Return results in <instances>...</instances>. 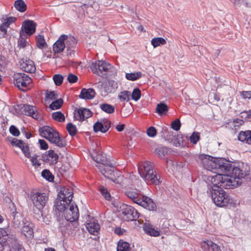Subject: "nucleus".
Returning a JSON list of instances; mask_svg holds the SVG:
<instances>
[{
    "mask_svg": "<svg viewBox=\"0 0 251 251\" xmlns=\"http://www.w3.org/2000/svg\"><path fill=\"white\" fill-rule=\"evenodd\" d=\"M176 133L172 131H169L168 129H165L164 133V137L166 141H167L169 143H171L173 142V140L174 138Z\"/></svg>",
    "mask_w": 251,
    "mask_h": 251,
    "instance_id": "35",
    "label": "nucleus"
},
{
    "mask_svg": "<svg viewBox=\"0 0 251 251\" xmlns=\"http://www.w3.org/2000/svg\"><path fill=\"white\" fill-rule=\"evenodd\" d=\"M52 118L54 120L59 122H63L65 120L64 114L59 111L53 112L52 114Z\"/></svg>",
    "mask_w": 251,
    "mask_h": 251,
    "instance_id": "36",
    "label": "nucleus"
},
{
    "mask_svg": "<svg viewBox=\"0 0 251 251\" xmlns=\"http://www.w3.org/2000/svg\"><path fill=\"white\" fill-rule=\"evenodd\" d=\"M201 248L203 251H221L220 247L211 240L203 242Z\"/></svg>",
    "mask_w": 251,
    "mask_h": 251,
    "instance_id": "21",
    "label": "nucleus"
},
{
    "mask_svg": "<svg viewBox=\"0 0 251 251\" xmlns=\"http://www.w3.org/2000/svg\"><path fill=\"white\" fill-rule=\"evenodd\" d=\"M138 169L140 175L147 183L157 185L161 182L160 176L154 170L151 162L147 161L143 163L138 166Z\"/></svg>",
    "mask_w": 251,
    "mask_h": 251,
    "instance_id": "3",
    "label": "nucleus"
},
{
    "mask_svg": "<svg viewBox=\"0 0 251 251\" xmlns=\"http://www.w3.org/2000/svg\"><path fill=\"white\" fill-rule=\"evenodd\" d=\"M171 144H172L176 147H180L183 145V139L181 135L176 134Z\"/></svg>",
    "mask_w": 251,
    "mask_h": 251,
    "instance_id": "37",
    "label": "nucleus"
},
{
    "mask_svg": "<svg viewBox=\"0 0 251 251\" xmlns=\"http://www.w3.org/2000/svg\"><path fill=\"white\" fill-rule=\"evenodd\" d=\"M39 143L40 144V149L46 150L48 148V145L47 142L43 139L39 140Z\"/></svg>",
    "mask_w": 251,
    "mask_h": 251,
    "instance_id": "56",
    "label": "nucleus"
},
{
    "mask_svg": "<svg viewBox=\"0 0 251 251\" xmlns=\"http://www.w3.org/2000/svg\"><path fill=\"white\" fill-rule=\"evenodd\" d=\"M19 62L20 67L24 71L29 73H33L35 72L36 67L34 62L32 60L23 58L20 60Z\"/></svg>",
    "mask_w": 251,
    "mask_h": 251,
    "instance_id": "17",
    "label": "nucleus"
},
{
    "mask_svg": "<svg viewBox=\"0 0 251 251\" xmlns=\"http://www.w3.org/2000/svg\"><path fill=\"white\" fill-rule=\"evenodd\" d=\"M16 19L15 17H8V18H6L5 19H4V22L6 24H8V26H9L10 24H11L13 23L14 22H15Z\"/></svg>",
    "mask_w": 251,
    "mask_h": 251,
    "instance_id": "61",
    "label": "nucleus"
},
{
    "mask_svg": "<svg viewBox=\"0 0 251 251\" xmlns=\"http://www.w3.org/2000/svg\"><path fill=\"white\" fill-rule=\"evenodd\" d=\"M41 175L43 178L50 182H52L54 180L53 175L49 170H43L41 173Z\"/></svg>",
    "mask_w": 251,
    "mask_h": 251,
    "instance_id": "32",
    "label": "nucleus"
},
{
    "mask_svg": "<svg viewBox=\"0 0 251 251\" xmlns=\"http://www.w3.org/2000/svg\"><path fill=\"white\" fill-rule=\"evenodd\" d=\"M100 108L102 111L108 114L113 113L115 111L114 106L108 103L100 104Z\"/></svg>",
    "mask_w": 251,
    "mask_h": 251,
    "instance_id": "30",
    "label": "nucleus"
},
{
    "mask_svg": "<svg viewBox=\"0 0 251 251\" xmlns=\"http://www.w3.org/2000/svg\"><path fill=\"white\" fill-rule=\"evenodd\" d=\"M73 193L72 190L66 187L61 189L58 194L57 199L63 201V202L67 204H70L73 198Z\"/></svg>",
    "mask_w": 251,
    "mask_h": 251,
    "instance_id": "14",
    "label": "nucleus"
},
{
    "mask_svg": "<svg viewBox=\"0 0 251 251\" xmlns=\"http://www.w3.org/2000/svg\"><path fill=\"white\" fill-rule=\"evenodd\" d=\"M126 232V230L125 229L122 228L120 227H116L114 229L115 233L118 235H123Z\"/></svg>",
    "mask_w": 251,
    "mask_h": 251,
    "instance_id": "58",
    "label": "nucleus"
},
{
    "mask_svg": "<svg viewBox=\"0 0 251 251\" xmlns=\"http://www.w3.org/2000/svg\"><path fill=\"white\" fill-rule=\"evenodd\" d=\"M238 139L241 142H244L248 144H251V130L240 131L238 134Z\"/></svg>",
    "mask_w": 251,
    "mask_h": 251,
    "instance_id": "25",
    "label": "nucleus"
},
{
    "mask_svg": "<svg viewBox=\"0 0 251 251\" xmlns=\"http://www.w3.org/2000/svg\"><path fill=\"white\" fill-rule=\"evenodd\" d=\"M74 114L75 119L79 121H83L85 119L91 117L93 113L90 109L82 107L79 109H75L74 112Z\"/></svg>",
    "mask_w": 251,
    "mask_h": 251,
    "instance_id": "12",
    "label": "nucleus"
},
{
    "mask_svg": "<svg viewBox=\"0 0 251 251\" xmlns=\"http://www.w3.org/2000/svg\"><path fill=\"white\" fill-rule=\"evenodd\" d=\"M99 190L101 195L106 200H110L111 195L104 187L103 186H100L99 187Z\"/></svg>",
    "mask_w": 251,
    "mask_h": 251,
    "instance_id": "41",
    "label": "nucleus"
},
{
    "mask_svg": "<svg viewBox=\"0 0 251 251\" xmlns=\"http://www.w3.org/2000/svg\"><path fill=\"white\" fill-rule=\"evenodd\" d=\"M155 153L160 158H163L167 152V149L165 147H158L155 150Z\"/></svg>",
    "mask_w": 251,
    "mask_h": 251,
    "instance_id": "40",
    "label": "nucleus"
},
{
    "mask_svg": "<svg viewBox=\"0 0 251 251\" xmlns=\"http://www.w3.org/2000/svg\"><path fill=\"white\" fill-rule=\"evenodd\" d=\"M200 136L198 132H194L190 137V141L191 143L196 144L200 140Z\"/></svg>",
    "mask_w": 251,
    "mask_h": 251,
    "instance_id": "47",
    "label": "nucleus"
},
{
    "mask_svg": "<svg viewBox=\"0 0 251 251\" xmlns=\"http://www.w3.org/2000/svg\"><path fill=\"white\" fill-rule=\"evenodd\" d=\"M65 44L66 46V55L71 56L72 54L74 53V50H72L75 48L76 45L77 41L75 38L72 36H68L64 37Z\"/></svg>",
    "mask_w": 251,
    "mask_h": 251,
    "instance_id": "16",
    "label": "nucleus"
},
{
    "mask_svg": "<svg viewBox=\"0 0 251 251\" xmlns=\"http://www.w3.org/2000/svg\"><path fill=\"white\" fill-rule=\"evenodd\" d=\"M242 115L245 114V119L247 121L251 120V109L248 111H244L241 112Z\"/></svg>",
    "mask_w": 251,
    "mask_h": 251,
    "instance_id": "59",
    "label": "nucleus"
},
{
    "mask_svg": "<svg viewBox=\"0 0 251 251\" xmlns=\"http://www.w3.org/2000/svg\"><path fill=\"white\" fill-rule=\"evenodd\" d=\"M141 92L138 88L134 89L131 94L132 99L135 101L138 100L141 97Z\"/></svg>",
    "mask_w": 251,
    "mask_h": 251,
    "instance_id": "43",
    "label": "nucleus"
},
{
    "mask_svg": "<svg viewBox=\"0 0 251 251\" xmlns=\"http://www.w3.org/2000/svg\"><path fill=\"white\" fill-rule=\"evenodd\" d=\"M66 128H67V131H68L69 134L71 136H73L76 134L77 131L76 127L72 123H70L68 124Z\"/></svg>",
    "mask_w": 251,
    "mask_h": 251,
    "instance_id": "39",
    "label": "nucleus"
},
{
    "mask_svg": "<svg viewBox=\"0 0 251 251\" xmlns=\"http://www.w3.org/2000/svg\"><path fill=\"white\" fill-rule=\"evenodd\" d=\"M64 215L67 221L73 222L76 221L79 217L77 206L75 204H72L70 205L69 208L66 209Z\"/></svg>",
    "mask_w": 251,
    "mask_h": 251,
    "instance_id": "11",
    "label": "nucleus"
},
{
    "mask_svg": "<svg viewBox=\"0 0 251 251\" xmlns=\"http://www.w3.org/2000/svg\"><path fill=\"white\" fill-rule=\"evenodd\" d=\"M42 159L43 162L50 165H54L58 162V155L53 150H50L42 154Z\"/></svg>",
    "mask_w": 251,
    "mask_h": 251,
    "instance_id": "13",
    "label": "nucleus"
},
{
    "mask_svg": "<svg viewBox=\"0 0 251 251\" xmlns=\"http://www.w3.org/2000/svg\"><path fill=\"white\" fill-rule=\"evenodd\" d=\"M126 195L134 202L142 206L150 211L156 210V205L151 198L144 196L137 190L128 191L126 192Z\"/></svg>",
    "mask_w": 251,
    "mask_h": 251,
    "instance_id": "4",
    "label": "nucleus"
},
{
    "mask_svg": "<svg viewBox=\"0 0 251 251\" xmlns=\"http://www.w3.org/2000/svg\"><path fill=\"white\" fill-rule=\"evenodd\" d=\"M142 76L141 72H137L132 73H126V78L129 80L135 81L140 78Z\"/></svg>",
    "mask_w": 251,
    "mask_h": 251,
    "instance_id": "29",
    "label": "nucleus"
},
{
    "mask_svg": "<svg viewBox=\"0 0 251 251\" xmlns=\"http://www.w3.org/2000/svg\"><path fill=\"white\" fill-rule=\"evenodd\" d=\"M86 228L90 234L96 235L100 230V226L97 222L93 221L87 224Z\"/></svg>",
    "mask_w": 251,
    "mask_h": 251,
    "instance_id": "24",
    "label": "nucleus"
},
{
    "mask_svg": "<svg viewBox=\"0 0 251 251\" xmlns=\"http://www.w3.org/2000/svg\"><path fill=\"white\" fill-rule=\"evenodd\" d=\"M207 170L218 169L225 175L217 174L211 179V182H221V185L225 189H233L242 183V178L249 175L250 167L242 163L238 167L233 166L231 163L223 158H215L205 154L198 156Z\"/></svg>",
    "mask_w": 251,
    "mask_h": 251,
    "instance_id": "1",
    "label": "nucleus"
},
{
    "mask_svg": "<svg viewBox=\"0 0 251 251\" xmlns=\"http://www.w3.org/2000/svg\"><path fill=\"white\" fill-rule=\"evenodd\" d=\"M157 131L153 126H150L147 130V135L151 137H154L156 135Z\"/></svg>",
    "mask_w": 251,
    "mask_h": 251,
    "instance_id": "49",
    "label": "nucleus"
},
{
    "mask_svg": "<svg viewBox=\"0 0 251 251\" xmlns=\"http://www.w3.org/2000/svg\"><path fill=\"white\" fill-rule=\"evenodd\" d=\"M245 0H233L232 2L235 6H240L241 4L244 2Z\"/></svg>",
    "mask_w": 251,
    "mask_h": 251,
    "instance_id": "63",
    "label": "nucleus"
},
{
    "mask_svg": "<svg viewBox=\"0 0 251 251\" xmlns=\"http://www.w3.org/2000/svg\"><path fill=\"white\" fill-rule=\"evenodd\" d=\"M208 186L207 193L211 197L214 203L219 207L226 206L231 201L228 195L223 190L221 182Z\"/></svg>",
    "mask_w": 251,
    "mask_h": 251,
    "instance_id": "2",
    "label": "nucleus"
},
{
    "mask_svg": "<svg viewBox=\"0 0 251 251\" xmlns=\"http://www.w3.org/2000/svg\"><path fill=\"white\" fill-rule=\"evenodd\" d=\"M65 37H66V35H61L54 43L52 49L54 53H59L62 52L66 48L64 39Z\"/></svg>",
    "mask_w": 251,
    "mask_h": 251,
    "instance_id": "19",
    "label": "nucleus"
},
{
    "mask_svg": "<svg viewBox=\"0 0 251 251\" xmlns=\"http://www.w3.org/2000/svg\"><path fill=\"white\" fill-rule=\"evenodd\" d=\"M125 126L124 124L118 125L116 126V128L118 131L121 132L124 129Z\"/></svg>",
    "mask_w": 251,
    "mask_h": 251,
    "instance_id": "64",
    "label": "nucleus"
},
{
    "mask_svg": "<svg viewBox=\"0 0 251 251\" xmlns=\"http://www.w3.org/2000/svg\"><path fill=\"white\" fill-rule=\"evenodd\" d=\"M20 34H21V33H20ZM28 44V43L26 40L21 36L20 38L18 40V46L20 48H24Z\"/></svg>",
    "mask_w": 251,
    "mask_h": 251,
    "instance_id": "50",
    "label": "nucleus"
},
{
    "mask_svg": "<svg viewBox=\"0 0 251 251\" xmlns=\"http://www.w3.org/2000/svg\"><path fill=\"white\" fill-rule=\"evenodd\" d=\"M53 80L56 86H60L63 82V77L61 75L56 74L53 76Z\"/></svg>",
    "mask_w": 251,
    "mask_h": 251,
    "instance_id": "45",
    "label": "nucleus"
},
{
    "mask_svg": "<svg viewBox=\"0 0 251 251\" xmlns=\"http://www.w3.org/2000/svg\"><path fill=\"white\" fill-rule=\"evenodd\" d=\"M22 113L27 116H31L33 118L38 120L39 119L36 108L35 106L28 105L23 104L21 107Z\"/></svg>",
    "mask_w": 251,
    "mask_h": 251,
    "instance_id": "18",
    "label": "nucleus"
},
{
    "mask_svg": "<svg viewBox=\"0 0 251 251\" xmlns=\"http://www.w3.org/2000/svg\"><path fill=\"white\" fill-rule=\"evenodd\" d=\"M22 26L24 28L25 33L28 36H30L35 32L36 24L33 21L28 20L24 22Z\"/></svg>",
    "mask_w": 251,
    "mask_h": 251,
    "instance_id": "20",
    "label": "nucleus"
},
{
    "mask_svg": "<svg viewBox=\"0 0 251 251\" xmlns=\"http://www.w3.org/2000/svg\"><path fill=\"white\" fill-rule=\"evenodd\" d=\"M168 111V106L166 104L162 102L157 104L155 109V112L160 116L166 115Z\"/></svg>",
    "mask_w": 251,
    "mask_h": 251,
    "instance_id": "27",
    "label": "nucleus"
},
{
    "mask_svg": "<svg viewBox=\"0 0 251 251\" xmlns=\"http://www.w3.org/2000/svg\"><path fill=\"white\" fill-rule=\"evenodd\" d=\"M32 224H28L27 226H24L23 227V232H26L29 235L33 233Z\"/></svg>",
    "mask_w": 251,
    "mask_h": 251,
    "instance_id": "53",
    "label": "nucleus"
},
{
    "mask_svg": "<svg viewBox=\"0 0 251 251\" xmlns=\"http://www.w3.org/2000/svg\"><path fill=\"white\" fill-rule=\"evenodd\" d=\"M115 164L111 163L110 165L106 166H98L99 171L106 178H109L113 181H115V176L114 174Z\"/></svg>",
    "mask_w": 251,
    "mask_h": 251,
    "instance_id": "10",
    "label": "nucleus"
},
{
    "mask_svg": "<svg viewBox=\"0 0 251 251\" xmlns=\"http://www.w3.org/2000/svg\"><path fill=\"white\" fill-rule=\"evenodd\" d=\"M103 133H105L108 129L110 128L111 126V122L109 120H106L103 123Z\"/></svg>",
    "mask_w": 251,
    "mask_h": 251,
    "instance_id": "57",
    "label": "nucleus"
},
{
    "mask_svg": "<svg viewBox=\"0 0 251 251\" xmlns=\"http://www.w3.org/2000/svg\"><path fill=\"white\" fill-rule=\"evenodd\" d=\"M9 131L11 134L15 136H18L20 134L19 130L13 125L10 126Z\"/></svg>",
    "mask_w": 251,
    "mask_h": 251,
    "instance_id": "51",
    "label": "nucleus"
},
{
    "mask_svg": "<svg viewBox=\"0 0 251 251\" xmlns=\"http://www.w3.org/2000/svg\"><path fill=\"white\" fill-rule=\"evenodd\" d=\"M166 43V40L162 37L154 38L151 41V44L154 48H156L160 45H165Z\"/></svg>",
    "mask_w": 251,
    "mask_h": 251,
    "instance_id": "31",
    "label": "nucleus"
},
{
    "mask_svg": "<svg viewBox=\"0 0 251 251\" xmlns=\"http://www.w3.org/2000/svg\"><path fill=\"white\" fill-rule=\"evenodd\" d=\"M112 68V66L105 61L98 60L92 63L90 66L91 70L94 74L102 77L106 75L108 71Z\"/></svg>",
    "mask_w": 251,
    "mask_h": 251,
    "instance_id": "6",
    "label": "nucleus"
},
{
    "mask_svg": "<svg viewBox=\"0 0 251 251\" xmlns=\"http://www.w3.org/2000/svg\"><path fill=\"white\" fill-rule=\"evenodd\" d=\"M95 161L100 164L99 166H106L111 164V161L102 154H98L94 158Z\"/></svg>",
    "mask_w": 251,
    "mask_h": 251,
    "instance_id": "26",
    "label": "nucleus"
},
{
    "mask_svg": "<svg viewBox=\"0 0 251 251\" xmlns=\"http://www.w3.org/2000/svg\"><path fill=\"white\" fill-rule=\"evenodd\" d=\"M14 6L16 10L20 12H25L27 8L26 5L23 0H16L14 2Z\"/></svg>",
    "mask_w": 251,
    "mask_h": 251,
    "instance_id": "28",
    "label": "nucleus"
},
{
    "mask_svg": "<svg viewBox=\"0 0 251 251\" xmlns=\"http://www.w3.org/2000/svg\"><path fill=\"white\" fill-rule=\"evenodd\" d=\"M240 94L244 99H251V91H243Z\"/></svg>",
    "mask_w": 251,
    "mask_h": 251,
    "instance_id": "52",
    "label": "nucleus"
},
{
    "mask_svg": "<svg viewBox=\"0 0 251 251\" xmlns=\"http://www.w3.org/2000/svg\"><path fill=\"white\" fill-rule=\"evenodd\" d=\"M13 78L15 86L22 91H25V88H26L32 82L31 79L23 73L15 74Z\"/></svg>",
    "mask_w": 251,
    "mask_h": 251,
    "instance_id": "7",
    "label": "nucleus"
},
{
    "mask_svg": "<svg viewBox=\"0 0 251 251\" xmlns=\"http://www.w3.org/2000/svg\"><path fill=\"white\" fill-rule=\"evenodd\" d=\"M69 204L63 202L62 200L57 199L55 201L54 204V210L55 214L57 216V219L59 220V217L63 216L64 213L66 211V206H69Z\"/></svg>",
    "mask_w": 251,
    "mask_h": 251,
    "instance_id": "15",
    "label": "nucleus"
},
{
    "mask_svg": "<svg viewBox=\"0 0 251 251\" xmlns=\"http://www.w3.org/2000/svg\"><path fill=\"white\" fill-rule=\"evenodd\" d=\"M96 95V92L93 88H83L79 95V98L84 100H92Z\"/></svg>",
    "mask_w": 251,
    "mask_h": 251,
    "instance_id": "22",
    "label": "nucleus"
},
{
    "mask_svg": "<svg viewBox=\"0 0 251 251\" xmlns=\"http://www.w3.org/2000/svg\"><path fill=\"white\" fill-rule=\"evenodd\" d=\"M130 95V93L129 91H124L120 93V94L119 95V98L121 101L126 100L127 101L129 100V97Z\"/></svg>",
    "mask_w": 251,
    "mask_h": 251,
    "instance_id": "44",
    "label": "nucleus"
},
{
    "mask_svg": "<svg viewBox=\"0 0 251 251\" xmlns=\"http://www.w3.org/2000/svg\"><path fill=\"white\" fill-rule=\"evenodd\" d=\"M36 45L40 49H42L47 45L44 37L41 35H38L36 37Z\"/></svg>",
    "mask_w": 251,
    "mask_h": 251,
    "instance_id": "34",
    "label": "nucleus"
},
{
    "mask_svg": "<svg viewBox=\"0 0 251 251\" xmlns=\"http://www.w3.org/2000/svg\"><path fill=\"white\" fill-rule=\"evenodd\" d=\"M63 103V101L61 99H58L50 105V108L52 110L59 109L62 106Z\"/></svg>",
    "mask_w": 251,
    "mask_h": 251,
    "instance_id": "38",
    "label": "nucleus"
},
{
    "mask_svg": "<svg viewBox=\"0 0 251 251\" xmlns=\"http://www.w3.org/2000/svg\"><path fill=\"white\" fill-rule=\"evenodd\" d=\"M19 148L21 149L25 155L27 157L29 158L30 156V152L29 151V149L27 145L24 142L22 143V146H20Z\"/></svg>",
    "mask_w": 251,
    "mask_h": 251,
    "instance_id": "42",
    "label": "nucleus"
},
{
    "mask_svg": "<svg viewBox=\"0 0 251 251\" xmlns=\"http://www.w3.org/2000/svg\"><path fill=\"white\" fill-rule=\"evenodd\" d=\"M93 129L95 132L100 131L103 133V124L100 122H97L93 126Z\"/></svg>",
    "mask_w": 251,
    "mask_h": 251,
    "instance_id": "46",
    "label": "nucleus"
},
{
    "mask_svg": "<svg viewBox=\"0 0 251 251\" xmlns=\"http://www.w3.org/2000/svg\"><path fill=\"white\" fill-rule=\"evenodd\" d=\"M8 27V24H6L4 22L0 25V30L3 32V35L6 33V29Z\"/></svg>",
    "mask_w": 251,
    "mask_h": 251,
    "instance_id": "60",
    "label": "nucleus"
},
{
    "mask_svg": "<svg viewBox=\"0 0 251 251\" xmlns=\"http://www.w3.org/2000/svg\"><path fill=\"white\" fill-rule=\"evenodd\" d=\"M181 126V123L179 119H177L173 121L171 123V127L176 131H178L180 129Z\"/></svg>",
    "mask_w": 251,
    "mask_h": 251,
    "instance_id": "48",
    "label": "nucleus"
},
{
    "mask_svg": "<svg viewBox=\"0 0 251 251\" xmlns=\"http://www.w3.org/2000/svg\"><path fill=\"white\" fill-rule=\"evenodd\" d=\"M30 198L34 207L41 212L48 201V196L45 193H34Z\"/></svg>",
    "mask_w": 251,
    "mask_h": 251,
    "instance_id": "8",
    "label": "nucleus"
},
{
    "mask_svg": "<svg viewBox=\"0 0 251 251\" xmlns=\"http://www.w3.org/2000/svg\"><path fill=\"white\" fill-rule=\"evenodd\" d=\"M39 131L40 135L50 143L61 148L66 146V143L61 139L58 132L49 126H44L40 128Z\"/></svg>",
    "mask_w": 251,
    "mask_h": 251,
    "instance_id": "5",
    "label": "nucleus"
},
{
    "mask_svg": "<svg viewBox=\"0 0 251 251\" xmlns=\"http://www.w3.org/2000/svg\"><path fill=\"white\" fill-rule=\"evenodd\" d=\"M31 161L33 165L39 166L41 164L36 157H32Z\"/></svg>",
    "mask_w": 251,
    "mask_h": 251,
    "instance_id": "62",
    "label": "nucleus"
},
{
    "mask_svg": "<svg viewBox=\"0 0 251 251\" xmlns=\"http://www.w3.org/2000/svg\"><path fill=\"white\" fill-rule=\"evenodd\" d=\"M143 229L145 233L150 236L157 237L160 235V231L154 229L152 225L150 223H146L144 224Z\"/></svg>",
    "mask_w": 251,
    "mask_h": 251,
    "instance_id": "23",
    "label": "nucleus"
},
{
    "mask_svg": "<svg viewBox=\"0 0 251 251\" xmlns=\"http://www.w3.org/2000/svg\"><path fill=\"white\" fill-rule=\"evenodd\" d=\"M67 80L70 83H73L77 81L78 77L76 75L70 74L68 76Z\"/></svg>",
    "mask_w": 251,
    "mask_h": 251,
    "instance_id": "54",
    "label": "nucleus"
},
{
    "mask_svg": "<svg viewBox=\"0 0 251 251\" xmlns=\"http://www.w3.org/2000/svg\"><path fill=\"white\" fill-rule=\"evenodd\" d=\"M46 98L50 100H54L57 99V94L53 91H50L49 93H47Z\"/></svg>",
    "mask_w": 251,
    "mask_h": 251,
    "instance_id": "55",
    "label": "nucleus"
},
{
    "mask_svg": "<svg viewBox=\"0 0 251 251\" xmlns=\"http://www.w3.org/2000/svg\"><path fill=\"white\" fill-rule=\"evenodd\" d=\"M129 250V244L126 242L120 241L118 243L117 251H128Z\"/></svg>",
    "mask_w": 251,
    "mask_h": 251,
    "instance_id": "33",
    "label": "nucleus"
},
{
    "mask_svg": "<svg viewBox=\"0 0 251 251\" xmlns=\"http://www.w3.org/2000/svg\"><path fill=\"white\" fill-rule=\"evenodd\" d=\"M122 213L127 221H136L139 217V213L137 210L128 205L124 206Z\"/></svg>",
    "mask_w": 251,
    "mask_h": 251,
    "instance_id": "9",
    "label": "nucleus"
}]
</instances>
